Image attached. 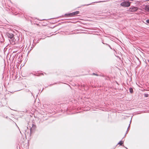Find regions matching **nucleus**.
Returning <instances> with one entry per match:
<instances>
[{"mask_svg": "<svg viewBox=\"0 0 149 149\" xmlns=\"http://www.w3.org/2000/svg\"><path fill=\"white\" fill-rule=\"evenodd\" d=\"M130 2L128 1H124L120 3V6L124 7H128L130 6Z\"/></svg>", "mask_w": 149, "mask_h": 149, "instance_id": "nucleus-1", "label": "nucleus"}, {"mask_svg": "<svg viewBox=\"0 0 149 149\" xmlns=\"http://www.w3.org/2000/svg\"><path fill=\"white\" fill-rule=\"evenodd\" d=\"M138 9V8L137 7H131L128 10V11L131 12H134L136 11Z\"/></svg>", "mask_w": 149, "mask_h": 149, "instance_id": "nucleus-2", "label": "nucleus"}, {"mask_svg": "<svg viewBox=\"0 0 149 149\" xmlns=\"http://www.w3.org/2000/svg\"><path fill=\"white\" fill-rule=\"evenodd\" d=\"M79 13V11H77L74 12H73L72 13L68 14H65V15L69 16H71L72 17L74 16V15H77Z\"/></svg>", "mask_w": 149, "mask_h": 149, "instance_id": "nucleus-3", "label": "nucleus"}, {"mask_svg": "<svg viewBox=\"0 0 149 149\" xmlns=\"http://www.w3.org/2000/svg\"><path fill=\"white\" fill-rule=\"evenodd\" d=\"M6 35L9 38H10V39H12V38L13 37L14 35L13 34L10 33H7Z\"/></svg>", "mask_w": 149, "mask_h": 149, "instance_id": "nucleus-4", "label": "nucleus"}, {"mask_svg": "<svg viewBox=\"0 0 149 149\" xmlns=\"http://www.w3.org/2000/svg\"><path fill=\"white\" fill-rule=\"evenodd\" d=\"M145 9L147 11H149V6L146 5L145 6Z\"/></svg>", "mask_w": 149, "mask_h": 149, "instance_id": "nucleus-5", "label": "nucleus"}, {"mask_svg": "<svg viewBox=\"0 0 149 149\" xmlns=\"http://www.w3.org/2000/svg\"><path fill=\"white\" fill-rule=\"evenodd\" d=\"M123 143V141H120L118 143V144H120V145H122Z\"/></svg>", "mask_w": 149, "mask_h": 149, "instance_id": "nucleus-6", "label": "nucleus"}, {"mask_svg": "<svg viewBox=\"0 0 149 149\" xmlns=\"http://www.w3.org/2000/svg\"><path fill=\"white\" fill-rule=\"evenodd\" d=\"M130 91V93H132L133 92V90L132 88H130L129 89Z\"/></svg>", "mask_w": 149, "mask_h": 149, "instance_id": "nucleus-7", "label": "nucleus"}, {"mask_svg": "<svg viewBox=\"0 0 149 149\" xmlns=\"http://www.w3.org/2000/svg\"><path fill=\"white\" fill-rule=\"evenodd\" d=\"M146 22L147 23L149 24V19L147 20Z\"/></svg>", "mask_w": 149, "mask_h": 149, "instance_id": "nucleus-8", "label": "nucleus"}, {"mask_svg": "<svg viewBox=\"0 0 149 149\" xmlns=\"http://www.w3.org/2000/svg\"><path fill=\"white\" fill-rule=\"evenodd\" d=\"M144 96L145 97H147L148 96V95L147 94H145Z\"/></svg>", "mask_w": 149, "mask_h": 149, "instance_id": "nucleus-9", "label": "nucleus"}, {"mask_svg": "<svg viewBox=\"0 0 149 149\" xmlns=\"http://www.w3.org/2000/svg\"><path fill=\"white\" fill-rule=\"evenodd\" d=\"M130 127V125H129V127H128V128H129Z\"/></svg>", "mask_w": 149, "mask_h": 149, "instance_id": "nucleus-10", "label": "nucleus"}]
</instances>
